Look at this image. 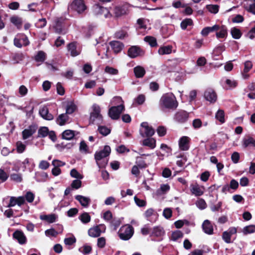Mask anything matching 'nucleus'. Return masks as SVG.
<instances>
[{
    "label": "nucleus",
    "mask_w": 255,
    "mask_h": 255,
    "mask_svg": "<svg viewBox=\"0 0 255 255\" xmlns=\"http://www.w3.org/2000/svg\"><path fill=\"white\" fill-rule=\"evenodd\" d=\"M112 105H117L112 107L109 110V116L113 120L119 118L122 112L124 110V101L120 97H114L111 101Z\"/></svg>",
    "instance_id": "nucleus-1"
},
{
    "label": "nucleus",
    "mask_w": 255,
    "mask_h": 255,
    "mask_svg": "<svg viewBox=\"0 0 255 255\" xmlns=\"http://www.w3.org/2000/svg\"><path fill=\"white\" fill-rule=\"evenodd\" d=\"M178 105L175 96L171 93L163 95L159 100V105L162 110H174Z\"/></svg>",
    "instance_id": "nucleus-2"
},
{
    "label": "nucleus",
    "mask_w": 255,
    "mask_h": 255,
    "mask_svg": "<svg viewBox=\"0 0 255 255\" xmlns=\"http://www.w3.org/2000/svg\"><path fill=\"white\" fill-rule=\"evenodd\" d=\"M118 234L121 239L125 241L128 240L133 234V229L128 224L124 225L120 228Z\"/></svg>",
    "instance_id": "nucleus-3"
},
{
    "label": "nucleus",
    "mask_w": 255,
    "mask_h": 255,
    "mask_svg": "<svg viewBox=\"0 0 255 255\" xmlns=\"http://www.w3.org/2000/svg\"><path fill=\"white\" fill-rule=\"evenodd\" d=\"M93 9L94 13L99 16L106 18L112 16L109 10L106 7L97 4L94 6Z\"/></svg>",
    "instance_id": "nucleus-4"
},
{
    "label": "nucleus",
    "mask_w": 255,
    "mask_h": 255,
    "mask_svg": "<svg viewBox=\"0 0 255 255\" xmlns=\"http://www.w3.org/2000/svg\"><path fill=\"white\" fill-rule=\"evenodd\" d=\"M110 153L111 148L108 145L105 146L103 150L96 152L95 154V158L96 160L97 164L99 167L102 166L99 163V161L109 156Z\"/></svg>",
    "instance_id": "nucleus-5"
},
{
    "label": "nucleus",
    "mask_w": 255,
    "mask_h": 255,
    "mask_svg": "<svg viewBox=\"0 0 255 255\" xmlns=\"http://www.w3.org/2000/svg\"><path fill=\"white\" fill-rule=\"evenodd\" d=\"M140 127V133L142 137H149L154 134L155 131L154 129L149 126L147 123H142Z\"/></svg>",
    "instance_id": "nucleus-6"
},
{
    "label": "nucleus",
    "mask_w": 255,
    "mask_h": 255,
    "mask_svg": "<svg viewBox=\"0 0 255 255\" xmlns=\"http://www.w3.org/2000/svg\"><path fill=\"white\" fill-rule=\"evenodd\" d=\"M69 6L78 13H82L86 9V6L83 0H74Z\"/></svg>",
    "instance_id": "nucleus-7"
},
{
    "label": "nucleus",
    "mask_w": 255,
    "mask_h": 255,
    "mask_svg": "<svg viewBox=\"0 0 255 255\" xmlns=\"http://www.w3.org/2000/svg\"><path fill=\"white\" fill-rule=\"evenodd\" d=\"M106 226L104 224H100L98 226L91 228L88 231V234L90 237L96 238L100 236L102 233L106 231Z\"/></svg>",
    "instance_id": "nucleus-8"
},
{
    "label": "nucleus",
    "mask_w": 255,
    "mask_h": 255,
    "mask_svg": "<svg viewBox=\"0 0 255 255\" xmlns=\"http://www.w3.org/2000/svg\"><path fill=\"white\" fill-rule=\"evenodd\" d=\"M29 43L27 37L23 34L16 35L14 39V44L18 48H21L23 46H27Z\"/></svg>",
    "instance_id": "nucleus-9"
},
{
    "label": "nucleus",
    "mask_w": 255,
    "mask_h": 255,
    "mask_svg": "<svg viewBox=\"0 0 255 255\" xmlns=\"http://www.w3.org/2000/svg\"><path fill=\"white\" fill-rule=\"evenodd\" d=\"M190 138L186 136H182L178 141L179 148L182 151H186L189 149Z\"/></svg>",
    "instance_id": "nucleus-10"
},
{
    "label": "nucleus",
    "mask_w": 255,
    "mask_h": 255,
    "mask_svg": "<svg viewBox=\"0 0 255 255\" xmlns=\"http://www.w3.org/2000/svg\"><path fill=\"white\" fill-rule=\"evenodd\" d=\"M67 49L70 55L73 57L79 55L81 53V48L75 42H71L67 45Z\"/></svg>",
    "instance_id": "nucleus-11"
},
{
    "label": "nucleus",
    "mask_w": 255,
    "mask_h": 255,
    "mask_svg": "<svg viewBox=\"0 0 255 255\" xmlns=\"http://www.w3.org/2000/svg\"><path fill=\"white\" fill-rule=\"evenodd\" d=\"M191 193L196 196H200L204 192L205 188L203 186H200L198 184H192L190 186Z\"/></svg>",
    "instance_id": "nucleus-12"
},
{
    "label": "nucleus",
    "mask_w": 255,
    "mask_h": 255,
    "mask_svg": "<svg viewBox=\"0 0 255 255\" xmlns=\"http://www.w3.org/2000/svg\"><path fill=\"white\" fill-rule=\"evenodd\" d=\"M205 99L210 103H214L217 100V95L213 89H208L204 93Z\"/></svg>",
    "instance_id": "nucleus-13"
},
{
    "label": "nucleus",
    "mask_w": 255,
    "mask_h": 255,
    "mask_svg": "<svg viewBox=\"0 0 255 255\" xmlns=\"http://www.w3.org/2000/svg\"><path fill=\"white\" fill-rule=\"evenodd\" d=\"M25 202V198L23 196H19L17 198L11 197L10 199V202L8 205V207H11L14 206L15 205L20 206Z\"/></svg>",
    "instance_id": "nucleus-14"
},
{
    "label": "nucleus",
    "mask_w": 255,
    "mask_h": 255,
    "mask_svg": "<svg viewBox=\"0 0 255 255\" xmlns=\"http://www.w3.org/2000/svg\"><path fill=\"white\" fill-rule=\"evenodd\" d=\"M13 237L20 244H24L26 243V238L23 233L19 230H17L13 234Z\"/></svg>",
    "instance_id": "nucleus-15"
},
{
    "label": "nucleus",
    "mask_w": 255,
    "mask_h": 255,
    "mask_svg": "<svg viewBox=\"0 0 255 255\" xmlns=\"http://www.w3.org/2000/svg\"><path fill=\"white\" fill-rule=\"evenodd\" d=\"M39 112L40 116L45 120H51L53 119V115L49 113L48 109L46 106L41 108Z\"/></svg>",
    "instance_id": "nucleus-16"
},
{
    "label": "nucleus",
    "mask_w": 255,
    "mask_h": 255,
    "mask_svg": "<svg viewBox=\"0 0 255 255\" xmlns=\"http://www.w3.org/2000/svg\"><path fill=\"white\" fill-rule=\"evenodd\" d=\"M202 228L204 232L208 235L213 234V227L210 221L206 220L202 224Z\"/></svg>",
    "instance_id": "nucleus-17"
},
{
    "label": "nucleus",
    "mask_w": 255,
    "mask_h": 255,
    "mask_svg": "<svg viewBox=\"0 0 255 255\" xmlns=\"http://www.w3.org/2000/svg\"><path fill=\"white\" fill-rule=\"evenodd\" d=\"M9 20L10 22L15 26L18 29H20L21 28L23 23L21 17L17 15H14L10 17Z\"/></svg>",
    "instance_id": "nucleus-18"
},
{
    "label": "nucleus",
    "mask_w": 255,
    "mask_h": 255,
    "mask_svg": "<svg viewBox=\"0 0 255 255\" xmlns=\"http://www.w3.org/2000/svg\"><path fill=\"white\" fill-rule=\"evenodd\" d=\"M242 144L245 148L250 146L255 147V139L250 136L244 138L242 141Z\"/></svg>",
    "instance_id": "nucleus-19"
},
{
    "label": "nucleus",
    "mask_w": 255,
    "mask_h": 255,
    "mask_svg": "<svg viewBox=\"0 0 255 255\" xmlns=\"http://www.w3.org/2000/svg\"><path fill=\"white\" fill-rule=\"evenodd\" d=\"M75 199L78 201L80 204L84 207H88L91 201L90 198L80 195H76Z\"/></svg>",
    "instance_id": "nucleus-20"
},
{
    "label": "nucleus",
    "mask_w": 255,
    "mask_h": 255,
    "mask_svg": "<svg viewBox=\"0 0 255 255\" xmlns=\"http://www.w3.org/2000/svg\"><path fill=\"white\" fill-rule=\"evenodd\" d=\"M219 28V25L218 24H215L211 27H206L202 30L201 34L203 36H206L210 32L218 31Z\"/></svg>",
    "instance_id": "nucleus-21"
},
{
    "label": "nucleus",
    "mask_w": 255,
    "mask_h": 255,
    "mask_svg": "<svg viewBox=\"0 0 255 255\" xmlns=\"http://www.w3.org/2000/svg\"><path fill=\"white\" fill-rule=\"evenodd\" d=\"M253 64L250 61H247L244 63V69L242 73V76L244 79H246L249 77L248 72L252 68Z\"/></svg>",
    "instance_id": "nucleus-22"
},
{
    "label": "nucleus",
    "mask_w": 255,
    "mask_h": 255,
    "mask_svg": "<svg viewBox=\"0 0 255 255\" xmlns=\"http://www.w3.org/2000/svg\"><path fill=\"white\" fill-rule=\"evenodd\" d=\"M128 53L130 57L135 58L140 55V49L137 46H133L129 48Z\"/></svg>",
    "instance_id": "nucleus-23"
},
{
    "label": "nucleus",
    "mask_w": 255,
    "mask_h": 255,
    "mask_svg": "<svg viewBox=\"0 0 255 255\" xmlns=\"http://www.w3.org/2000/svg\"><path fill=\"white\" fill-rule=\"evenodd\" d=\"M57 216L54 214L49 215H41L40 219L41 220L45 221L49 223H52L56 221Z\"/></svg>",
    "instance_id": "nucleus-24"
},
{
    "label": "nucleus",
    "mask_w": 255,
    "mask_h": 255,
    "mask_svg": "<svg viewBox=\"0 0 255 255\" xmlns=\"http://www.w3.org/2000/svg\"><path fill=\"white\" fill-rule=\"evenodd\" d=\"M216 35L218 38H224L227 37L228 32L227 29L225 26L219 25V28L218 31H216Z\"/></svg>",
    "instance_id": "nucleus-25"
},
{
    "label": "nucleus",
    "mask_w": 255,
    "mask_h": 255,
    "mask_svg": "<svg viewBox=\"0 0 255 255\" xmlns=\"http://www.w3.org/2000/svg\"><path fill=\"white\" fill-rule=\"evenodd\" d=\"M35 132V129L32 127H29L22 132L23 139H26L31 136Z\"/></svg>",
    "instance_id": "nucleus-26"
},
{
    "label": "nucleus",
    "mask_w": 255,
    "mask_h": 255,
    "mask_svg": "<svg viewBox=\"0 0 255 255\" xmlns=\"http://www.w3.org/2000/svg\"><path fill=\"white\" fill-rule=\"evenodd\" d=\"M188 118V114L184 111L178 112L175 115V119L180 123L185 122Z\"/></svg>",
    "instance_id": "nucleus-27"
},
{
    "label": "nucleus",
    "mask_w": 255,
    "mask_h": 255,
    "mask_svg": "<svg viewBox=\"0 0 255 255\" xmlns=\"http://www.w3.org/2000/svg\"><path fill=\"white\" fill-rule=\"evenodd\" d=\"M113 12L115 16L120 17L126 14L127 12V10L124 6H117L114 7Z\"/></svg>",
    "instance_id": "nucleus-28"
},
{
    "label": "nucleus",
    "mask_w": 255,
    "mask_h": 255,
    "mask_svg": "<svg viewBox=\"0 0 255 255\" xmlns=\"http://www.w3.org/2000/svg\"><path fill=\"white\" fill-rule=\"evenodd\" d=\"M145 218L150 221L155 220L157 216L156 212L152 208L147 209L144 213Z\"/></svg>",
    "instance_id": "nucleus-29"
},
{
    "label": "nucleus",
    "mask_w": 255,
    "mask_h": 255,
    "mask_svg": "<svg viewBox=\"0 0 255 255\" xmlns=\"http://www.w3.org/2000/svg\"><path fill=\"white\" fill-rule=\"evenodd\" d=\"M112 49L115 53L120 52L123 49V44L118 41H113L110 43Z\"/></svg>",
    "instance_id": "nucleus-30"
},
{
    "label": "nucleus",
    "mask_w": 255,
    "mask_h": 255,
    "mask_svg": "<svg viewBox=\"0 0 255 255\" xmlns=\"http://www.w3.org/2000/svg\"><path fill=\"white\" fill-rule=\"evenodd\" d=\"M142 145L150 149H154L156 146V140L153 138H145L142 141Z\"/></svg>",
    "instance_id": "nucleus-31"
},
{
    "label": "nucleus",
    "mask_w": 255,
    "mask_h": 255,
    "mask_svg": "<svg viewBox=\"0 0 255 255\" xmlns=\"http://www.w3.org/2000/svg\"><path fill=\"white\" fill-rule=\"evenodd\" d=\"M103 122L102 115H90V122L92 124H100Z\"/></svg>",
    "instance_id": "nucleus-32"
},
{
    "label": "nucleus",
    "mask_w": 255,
    "mask_h": 255,
    "mask_svg": "<svg viewBox=\"0 0 255 255\" xmlns=\"http://www.w3.org/2000/svg\"><path fill=\"white\" fill-rule=\"evenodd\" d=\"M68 120L69 117L67 114H62L57 118L56 122L59 125L63 126L68 122Z\"/></svg>",
    "instance_id": "nucleus-33"
},
{
    "label": "nucleus",
    "mask_w": 255,
    "mask_h": 255,
    "mask_svg": "<svg viewBox=\"0 0 255 255\" xmlns=\"http://www.w3.org/2000/svg\"><path fill=\"white\" fill-rule=\"evenodd\" d=\"M62 136L64 139L70 140L75 136V131L70 129L65 130L63 132Z\"/></svg>",
    "instance_id": "nucleus-34"
},
{
    "label": "nucleus",
    "mask_w": 255,
    "mask_h": 255,
    "mask_svg": "<svg viewBox=\"0 0 255 255\" xmlns=\"http://www.w3.org/2000/svg\"><path fill=\"white\" fill-rule=\"evenodd\" d=\"M172 46H162L159 48L158 52L160 55L169 54L172 52Z\"/></svg>",
    "instance_id": "nucleus-35"
},
{
    "label": "nucleus",
    "mask_w": 255,
    "mask_h": 255,
    "mask_svg": "<svg viewBox=\"0 0 255 255\" xmlns=\"http://www.w3.org/2000/svg\"><path fill=\"white\" fill-rule=\"evenodd\" d=\"M134 72L137 78L142 77L145 73L144 69L140 66H136L134 68Z\"/></svg>",
    "instance_id": "nucleus-36"
},
{
    "label": "nucleus",
    "mask_w": 255,
    "mask_h": 255,
    "mask_svg": "<svg viewBox=\"0 0 255 255\" xmlns=\"http://www.w3.org/2000/svg\"><path fill=\"white\" fill-rule=\"evenodd\" d=\"M164 232L162 228L156 227L153 229L151 236L156 237H161L164 235Z\"/></svg>",
    "instance_id": "nucleus-37"
},
{
    "label": "nucleus",
    "mask_w": 255,
    "mask_h": 255,
    "mask_svg": "<svg viewBox=\"0 0 255 255\" xmlns=\"http://www.w3.org/2000/svg\"><path fill=\"white\" fill-rule=\"evenodd\" d=\"M46 54L42 51H39L37 52V54L35 56V60L36 62H43L46 59Z\"/></svg>",
    "instance_id": "nucleus-38"
},
{
    "label": "nucleus",
    "mask_w": 255,
    "mask_h": 255,
    "mask_svg": "<svg viewBox=\"0 0 255 255\" xmlns=\"http://www.w3.org/2000/svg\"><path fill=\"white\" fill-rule=\"evenodd\" d=\"M215 118L217 120L219 121L221 124L225 122V113L222 110H219L215 115Z\"/></svg>",
    "instance_id": "nucleus-39"
},
{
    "label": "nucleus",
    "mask_w": 255,
    "mask_h": 255,
    "mask_svg": "<svg viewBox=\"0 0 255 255\" xmlns=\"http://www.w3.org/2000/svg\"><path fill=\"white\" fill-rule=\"evenodd\" d=\"M144 40L148 43L151 47H154L157 45L156 38L153 36H146L144 38Z\"/></svg>",
    "instance_id": "nucleus-40"
},
{
    "label": "nucleus",
    "mask_w": 255,
    "mask_h": 255,
    "mask_svg": "<svg viewBox=\"0 0 255 255\" xmlns=\"http://www.w3.org/2000/svg\"><path fill=\"white\" fill-rule=\"evenodd\" d=\"M170 189V186L168 184H162L156 192L159 195H162L166 193Z\"/></svg>",
    "instance_id": "nucleus-41"
},
{
    "label": "nucleus",
    "mask_w": 255,
    "mask_h": 255,
    "mask_svg": "<svg viewBox=\"0 0 255 255\" xmlns=\"http://www.w3.org/2000/svg\"><path fill=\"white\" fill-rule=\"evenodd\" d=\"M255 232V225H251L245 227L243 229V233L244 235L252 234Z\"/></svg>",
    "instance_id": "nucleus-42"
},
{
    "label": "nucleus",
    "mask_w": 255,
    "mask_h": 255,
    "mask_svg": "<svg viewBox=\"0 0 255 255\" xmlns=\"http://www.w3.org/2000/svg\"><path fill=\"white\" fill-rule=\"evenodd\" d=\"M231 33L232 37L235 39H239L242 36L240 30L236 27H233L231 29Z\"/></svg>",
    "instance_id": "nucleus-43"
},
{
    "label": "nucleus",
    "mask_w": 255,
    "mask_h": 255,
    "mask_svg": "<svg viewBox=\"0 0 255 255\" xmlns=\"http://www.w3.org/2000/svg\"><path fill=\"white\" fill-rule=\"evenodd\" d=\"M49 133V129L46 127H41L38 131V135L39 137H44Z\"/></svg>",
    "instance_id": "nucleus-44"
},
{
    "label": "nucleus",
    "mask_w": 255,
    "mask_h": 255,
    "mask_svg": "<svg viewBox=\"0 0 255 255\" xmlns=\"http://www.w3.org/2000/svg\"><path fill=\"white\" fill-rule=\"evenodd\" d=\"M183 236V233L180 231L177 230L172 233L171 240L174 241H177L178 240L182 239Z\"/></svg>",
    "instance_id": "nucleus-45"
},
{
    "label": "nucleus",
    "mask_w": 255,
    "mask_h": 255,
    "mask_svg": "<svg viewBox=\"0 0 255 255\" xmlns=\"http://www.w3.org/2000/svg\"><path fill=\"white\" fill-rule=\"evenodd\" d=\"M135 165L139 167V168H145L147 165L144 160L140 157H137L136 158Z\"/></svg>",
    "instance_id": "nucleus-46"
},
{
    "label": "nucleus",
    "mask_w": 255,
    "mask_h": 255,
    "mask_svg": "<svg viewBox=\"0 0 255 255\" xmlns=\"http://www.w3.org/2000/svg\"><path fill=\"white\" fill-rule=\"evenodd\" d=\"M193 24V21L190 18H186L183 20L180 24L181 27L182 29L185 30L187 26H191Z\"/></svg>",
    "instance_id": "nucleus-47"
},
{
    "label": "nucleus",
    "mask_w": 255,
    "mask_h": 255,
    "mask_svg": "<svg viewBox=\"0 0 255 255\" xmlns=\"http://www.w3.org/2000/svg\"><path fill=\"white\" fill-rule=\"evenodd\" d=\"M177 158H180L177 160V165L179 167H182L187 160L186 157L184 154H180L177 156Z\"/></svg>",
    "instance_id": "nucleus-48"
},
{
    "label": "nucleus",
    "mask_w": 255,
    "mask_h": 255,
    "mask_svg": "<svg viewBox=\"0 0 255 255\" xmlns=\"http://www.w3.org/2000/svg\"><path fill=\"white\" fill-rule=\"evenodd\" d=\"M98 131L103 135L106 136L110 133L111 129L106 126H99Z\"/></svg>",
    "instance_id": "nucleus-49"
},
{
    "label": "nucleus",
    "mask_w": 255,
    "mask_h": 255,
    "mask_svg": "<svg viewBox=\"0 0 255 255\" xmlns=\"http://www.w3.org/2000/svg\"><path fill=\"white\" fill-rule=\"evenodd\" d=\"M81 222L84 224L89 223L91 220V217L88 213H84L80 216Z\"/></svg>",
    "instance_id": "nucleus-50"
},
{
    "label": "nucleus",
    "mask_w": 255,
    "mask_h": 255,
    "mask_svg": "<svg viewBox=\"0 0 255 255\" xmlns=\"http://www.w3.org/2000/svg\"><path fill=\"white\" fill-rule=\"evenodd\" d=\"M105 72L109 74L115 75L119 73L118 70L113 67L107 66L105 67Z\"/></svg>",
    "instance_id": "nucleus-51"
},
{
    "label": "nucleus",
    "mask_w": 255,
    "mask_h": 255,
    "mask_svg": "<svg viewBox=\"0 0 255 255\" xmlns=\"http://www.w3.org/2000/svg\"><path fill=\"white\" fill-rule=\"evenodd\" d=\"M70 175L73 178H76L77 179H82L83 176L75 169H72L70 171Z\"/></svg>",
    "instance_id": "nucleus-52"
},
{
    "label": "nucleus",
    "mask_w": 255,
    "mask_h": 255,
    "mask_svg": "<svg viewBox=\"0 0 255 255\" xmlns=\"http://www.w3.org/2000/svg\"><path fill=\"white\" fill-rule=\"evenodd\" d=\"M76 109V106L73 102L68 103L66 107V113L68 114H72Z\"/></svg>",
    "instance_id": "nucleus-53"
},
{
    "label": "nucleus",
    "mask_w": 255,
    "mask_h": 255,
    "mask_svg": "<svg viewBox=\"0 0 255 255\" xmlns=\"http://www.w3.org/2000/svg\"><path fill=\"white\" fill-rule=\"evenodd\" d=\"M225 82L226 84V85L225 86V88L227 89L234 88L237 86V82L234 80L226 79Z\"/></svg>",
    "instance_id": "nucleus-54"
},
{
    "label": "nucleus",
    "mask_w": 255,
    "mask_h": 255,
    "mask_svg": "<svg viewBox=\"0 0 255 255\" xmlns=\"http://www.w3.org/2000/svg\"><path fill=\"white\" fill-rule=\"evenodd\" d=\"M92 111L91 112L90 115H101V108L100 107L96 104H94L92 106Z\"/></svg>",
    "instance_id": "nucleus-55"
},
{
    "label": "nucleus",
    "mask_w": 255,
    "mask_h": 255,
    "mask_svg": "<svg viewBox=\"0 0 255 255\" xmlns=\"http://www.w3.org/2000/svg\"><path fill=\"white\" fill-rule=\"evenodd\" d=\"M206 7L207 9L211 13H217L219 11V6L218 5H207Z\"/></svg>",
    "instance_id": "nucleus-56"
},
{
    "label": "nucleus",
    "mask_w": 255,
    "mask_h": 255,
    "mask_svg": "<svg viewBox=\"0 0 255 255\" xmlns=\"http://www.w3.org/2000/svg\"><path fill=\"white\" fill-rule=\"evenodd\" d=\"M26 146L21 141H18L16 143L17 151L19 153H22L25 149Z\"/></svg>",
    "instance_id": "nucleus-57"
},
{
    "label": "nucleus",
    "mask_w": 255,
    "mask_h": 255,
    "mask_svg": "<svg viewBox=\"0 0 255 255\" xmlns=\"http://www.w3.org/2000/svg\"><path fill=\"white\" fill-rule=\"evenodd\" d=\"M81 179H76L72 181L71 186V187L75 189H78L80 188L82 186Z\"/></svg>",
    "instance_id": "nucleus-58"
},
{
    "label": "nucleus",
    "mask_w": 255,
    "mask_h": 255,
    "mask_svg": "<svg viewBox=\"0 0 255 255\" xmlns=\"http://www.w3.org/2000/svg\"><path fill=\"white\" fill-rule=\"evenodd\" d=\"M47 23L46 19L44 18L39 19L37 22L35 23L36 27L39 28H42L44 27Z\"/></svg>",
    "instance_id": "nucleus-59"
},
{
    "label": "nucleus",
    "mask_w": 255,
    "mask_h": 255,
    "mask_svg": "<svg viewBox=\"0 0 255 255\" xmlns=\"http://www.w3.org/2000/svg\"><path fill=\"white\" fill-rule=\"evenodd\" d=\"M231 236L228 231H225L223 233L222 239L226 243L229 244L231 243Z\"/></svg>",
    "instance_id": "nucleus-60"
},
{
    "label": "nucleus",
    "mask_w": 255,
    "mask_h": 255,
    "mask_svg": "<svg viewBox=\"0 0 255 255\" xmlns=\"http://www.w3.org/2000/svg\"><path fill=\"white\" fill-rule=\"evenodd\" d=\"M196 204L198 208L202 210L205 209L207 206L205 201L202 199L197 200Z\"/></svg>",
    "instance_id": "nucleus-61"
},
{
    "label": "nucleus",
    "mask_w": 255,
    "mask_h": 255,
    "mask_svg": "<svg viewBox=\"0 0 255 255\" xmlns=\"http://www.w3.org/2000/svg\"><path fill=\"white\" fill-rule=\"evenodd\" d=\"M244 8L248 11L255 15V3H253L249 5H245Z\"/></svg>",
    "instance_id": "nucleus-62"
},
{
    "label": "nucleus",
    "mask_w": 255,
    "mask_h": 255,
    "mask_svg": "<svg viewBox=\"0 0 255 255\" xmlns=\"http://www.w3.org/2000/svg\"><path fill=\"white\" fill-rule=\"evenodd\" d=\"M10 178L13 181L17 182H20L22 181V177L20 174L13 173L11 174Z\"/></svg>",
    "instance_id": "nucleus-63"
},
{
    "label": "nucleus",
    "mask_w": 255,
    "mask_h": 255,
    "mask_svg": "<svg viewBox=\"0 0 255 255\" xmlns=\"http://www.w3.org/2000/svg\"><path fill=\"white\" fill-rule=\"evenodd\" d=\"M92 248L89 246H84L79 249V251L84 255L89 254L91 251Z\"/></svg>",
    "instance_id": "nucleus-64"
}]
</instances>
